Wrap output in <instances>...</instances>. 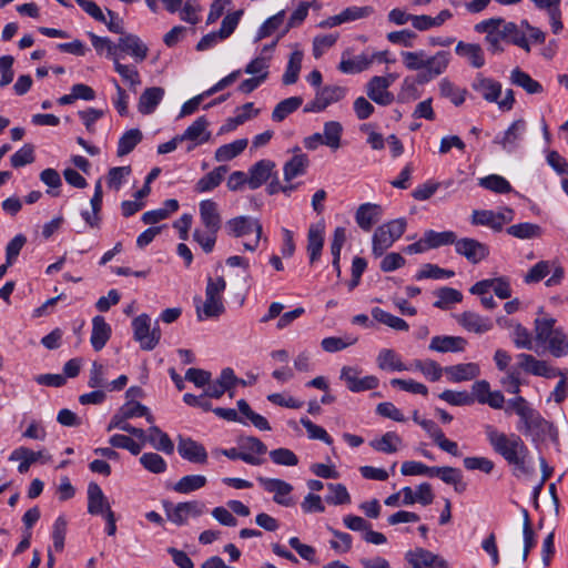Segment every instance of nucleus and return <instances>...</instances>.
<instances>
[{
    "mask_svg": "<svg viewBox=\"0 0 568 568\" xmlns=\"http://www.w3.org/2000/svg\"><path fill=\"white\" fill-rule=\"evenodd\" d=\"M520 422L524 424V433L531 434L534 432H544L548 423L534 408L528 406L524 413L519 415Z\"/></svg>",
    "mask_w": 568,
    "mask_h": 568,
    "instance_id": "nucleus-39",
    "label": "nucleus"
},
{
    "mask_svg": "<svg viewBox=\"0 0 568 568\" xmlns=\"http://www.w3.org/2000/svg\"><path fill=\"white\" fill-rule=\"evenodd\" d=\"M445 372L449 376L450 381L455 383L473 379L480 373L478 365L475 363L448 366L445 368Z\"/></svg>",
    "mask_w": 568,
    "mask_h": 568,
    "instance_id": "nucleus-38",
    "label": "nucleus"
},
{
    "mask_svg": "<svg viewBox=\"0 0 568 568\" xmlns=\"http://www.w3.org/2000/svg\"><path fill=\"white\" fill-rule=\"evenodd\" d=\"M509 80L511 84L521 88L528 94H538L544 91L542 85L520 68L511 70Z\"/></svg>",
    "mask_w": 568,
    "mask_h": 568,
    "instance_id": "nucleus-33",
    "label": "nucleus"
},
{
    "mask_svg": "<svg viewBox=\"0 0 568 568\" xmlns=\"http://www.w3.org/2000/svg\"><path fill=\"white\" fill-rule=\"evenodd\" d=\"M149 49L141 39L132 33H124L115 43V58L121 59V53L130 54L136 62H142L148 57Z\"/></svg>",
    "mask_w": 568,
    "mask_h": 568,
    "instance_id": "nucleus-11",
    "label": "nucleus"
},
{
    "mask_svg": "<svg viewBox=\"0 0 568 568\" xmlns=\"http://www.w3.org/2000/svg\"><path fill=\"white\" fill-rule=\"evenodd\" d=\"M270 458L276 465L281 466H296L298 458L296 454L288 448H276L270 452Z\"/></svg>",
    "mask_w": 568,
    "mask_h": 568,
    "instance_id": "nucleus-62",
    "label": "nucleus"
},
{
    "mask_svg": "<svg viewBox=\"0 0 568 568\" xmlns=\"http://www.w3.org/2000/svg\"><path fill=\"white\" fill-rule=\"evenodd\" d=\"M285 11L281 10L276 14L270 17L257 30L255 42L261 41L264 38L270 37L274 33L284 22Z\"/></svg>",
    "mask_w": 568,
    "mask_h": 568,
    "instance_id": "nucleus-58",
    "label": "nucleus"
},
{
    "mask_svg": "<svg viewBox=\"0 0 568 568\" xmlns=\"http://www.w3.org/2000/svg\"><path fill=\"white\" fill-rule=\"evenodd\" d=\"M402 438L395 432H387L379 439H374L369 445L377 452L385 454L396 453Z\"/></svg>",
    "mask_w": 568,
    "mask_h": 568,
    "instance_id": "nucleus-46",
    "label": "nucleus"
},
{
    "mask_svg": "<svg viewBox=\"0 0 568 568\" xmlns=\"http://www.w3.org/2000/svg\"><path fill=\"white\" fill-rule=\"evenodd\" d=\"M303 103V99L301 97H291L278 102L273 112L272 120L275 122H282L290 114L296 111Z\"/></svg>",
    "mask_w": 568,
    "mask_h": 568,
    "instance_id": "nucleus-43",
    "label": "nucleus"
},
{
    "mask_svg": "<svg viewBox=\"0 0 568 568\" xmlns=\"http://www.w3.org/2000/svg\"><path fill=\"white\" fill-rule=\"evenodd\" d=\"M471 224L488 226L491 230L499 232L500 222H498V214L491 210H475L471 214Z\"/></svg>",
    "mask_w": 568,
    "mask_h": 568,
    "instance_id": "nucleus-55",
    "label": "nucleus"
},
{
    "mask_svg": "<svg viewBox=\"0 0 568 568\" xmlns=\"http://www.w3.org/2000/svg\"><path fill=\"white\" fill-rule=\"evenodd\" d=\"M140 463L153 474H162L166 470V462L156 453H144L140 457Z\"/></svg>",
    "mask_w": 568,
    "mask_h": 568,
    "instance_id": "nucleus-61",
    "label": "nucleus"
},
{
    "mask_svg": "<svg viewBox=\"0 0 568 568\" xmlns=\"http://www.w3.org/2000/svg\"><path fill=\"white\" fill-rule=\"evenodd\" d=\"M114 70L121 75V78L130 84V88L135 92L136 88L141 84V77L138 69L133 65L123 64L119 61V58L113 60Z\"/></svg>",
    "mask_w": 568,
    "mask_h": 568,
    "instance_id": "nucleus-52",
    "label": "nucleus"
},
{
    "mask_svg": "<svg viewBox=\"0 0 568 568\" xmlns=\"http://www.w3.org/2000/svg\"><path fill=\"white\" fill-rule=\"evenodd\" d=\"M40 459H44V462H48L51 459V457H45L41 450L33 452L27 447H19L14 449L9 456V460L11 462L20 460V464L18 466V471L20 474H26L29 470L30 466Z\"/></svg>",
    "mask_w": 568,
    "mask_h": 568,
    "instance_id": "nucleus-29",
    "label": "nucleus"
},
{
    "mask_svg": "<svg viewBox=\"0 0 568 568\" xmlns=\"http://www.w3.org/2000/svg\"><path fill=\"white\" fill-rule=\"evenodd\" d=\"M382 216V206L373 203L361 204L355 213V221L363 231H369Z\"/></svg>",
    "mask_w": 568,
    "mask_h": 568,
    "instance_id": "nucleus-22",
    "label": "nucleus"
},
{
    "mask_svg": "<svg viewBox=\"0 0 568 568\" xmlns=\"http://www.w3.org/2000/svg\"><path fill=\"white\" fill-rule=\"evenodd\" d=\"M361 371L355 366H343L339 378L345 382L347 388L353 393L375 389L379 379L374 375L359 377Z\"/></svg>",
    "mask_w": 568,
    "mask_h": 568,
    "instance_id": "nucleus-8",
    "label": "nucleus"
},
{
    "mask_svg": "<svg viewBox=\"0 0 568 568\" xmlns=\"http://www.w3.org/2000/svg\"><path fill=\"white\" fill-rule=\"evenodd\" d=\"M112 511L111 506L101 487L92 481L88 485V513L91 515H106Z\"/></svg>",
    "mask_w": 568,
    "mask_h": 568,
    "instance_id": "nucleus-20",
    "label": "nucleus"
},
{
    "mask_svg": "<svg viewBox=\"0 0 568 568\" xmlns=\"http://www.w3.org/2000/svg\"><path fill=\"white\" fill-rule=\"evenodd\" d=\"M517 361L518 367L520 369L535 376L554 378L558 375H561V373L558 369L549 366L547 362L539 361L530 354L520 353L517 355Z\"/></svg>",
    "mask_w": 568,
    "mask_h": 568,
    "instance_id": "nucleus-15",
    "label": "nucleus"
},
{
    "mask_svg": "<svg viewBox=\"0 0 568 568\" xmlns=\"http://www.w3.org/2000/svg\"><path fill=\"white\" fill-rule=\"evenodd\" d=\"M344 95V88L338 85H326L318 90L315 99L305 105L304 112H321L329 104L343 99Z\"/></svg>",
    "mask_w": 568,
    "mask_h": 568,
    "instance_id": "nucleus-13",
    "label": "nucleus"
},
{
    "mask_svg": "<svg viewBox=\"0 0 568 568\" xmlns=\"http://www.w3.org/2000/svg\"><path fill=\"white\" fill-rule=\"evenodd\" d=\"M119 410L122 412L124 416L129 417L130 419L134 417L144 416L150 424L154 423V417L150 413L149 408L139 402L128 400L120 407Z\"/></svg>",
    "mask_w": 568,
    "mask_h": 568,
    "instance_id": "nucleus-59",
    "label": "nucleus"
},
{
    "mask_svg": "<svg viewBox=\"0 0 568 568\" xmlns=\"http://www.w3.org/2000/svg\"><path fill=\"white\" fill-rule=\"evenodd\" d=\"M111 334V326L105 322L103 316L97 315L92 318L90 342L94 351H101L110 339Z\"/></svg>",
    "mask_w": 568,
    "mask_h": 568,
    "instance_id": "nucleus-26",
    "label": "nucleus"
},
{
    "mask_svg": "<svg viewBox=\"0 0 568 568\" xmlns=\"http://www.w3.org/2000/svg\"><path fill=\"white\" fill-rule=\"evenodd\" d=\"M507 233L520 240H529L540 236L541 227L537 224L525 222L509 226Z\"/></svg>",
    "mask_w": 568,
    "mask_h": 568,
    "instance_id": "nucleus-54",
    "label": "nucleus"
},
{
    "mask_svg": "<svg viewBox=\"0 0 568 568\" xmlns=\"http://www.w3.org/2000/svg\"><path fill=\"white\" fill-rule=\"evenodd\" d=\"M130 418L125 417L124 414L118 410L110 419V423L106 426V432H111L113 429H120L130 435L141 439L144 442L146 439V432L142 428H138L128 423Z\"/></svg>",
    "mask_w": 568,
    "mask_h": 568,
    "instance_id": "nucleus-34",
    "label": "nucleus"
},
{
    "mask_svg": "<svg viewBox=\"0 0 568 568\" xmlns=\"http://www.w3.org/2000/svg\"><path fill=\"white\" fill-rule=\"evenodd\" d=\"M142 136V132L139 129H131L126 131L119 140L116 151L118 155L124 156L132 152L134 148L141 142Z\"/></svg>",
    "mask_w": 568,
    "mask_h": 568,
    "instance_id": "nucleus-49",
    "label": "nucleus"
},
{
    "mask_svg": "<svg viewBox=\"0 0 568 568\" xmlns=\"http://www.w3.org/2000/svg\"><path fill=\"white\" fill-rule=\"evenodd\" d=\"M485 433L493 449L515 467L516 476L528 475L532 471L527 465L528 448L518 435H506L490 425L486 426Z\"/></svg>",
    "mask_w": 568,
    "mask_h": 568,
    "instance_id": "nucleus-1",
    "label": "nucleus"
},
{
    "mask_svg": "<svg viewBox=\"0 0 568 568\" xmlns=\"http://www.w3.org/2000/svg\"><path fill=\"white\" fill-rule=\"evenodd\" d=\"M229 168L226 165H220L213 171L202 176L195 184V191L199 193L210 192L217 187L224 179Z\"/></svg>",
    "mask_w": 568,
    "mask_h": 568,
    "instance_id": "nucleus-36",
    "label": "nucleus"
},
{
    "mask_svg": "<svg viewBox=\"0 0 568 568\" xmlns=\"http://www.w3.org/2000/svg\"><path fill=\"white\" fill-rule=\"evenodd\" d=\"M225 230L229 235L234 237H243L255 232L253 242H244V248L247 251H255L262 235V225L258 220L251 216H237L226 222Z\"/></svg>",
    "mask_w": 568,
    "mask_h": 568,
    "instance_id": "nucleus-5",
    "label": "nucleus"
},
{
    "mask_svg": "<svg viewBox=\"0 0 568 568\" xmlns=\"http://www.w3.org/2000/svg\"><path fill=\"white\" fill-rule=\"evenodd\" d=\"M376 363L382 371L403 372L408 369L402 362L400 356L392 348L381 349L376 357Z\"/></svg>",
    "mask_w": 568,
    "mask_h": 568,
    "instance_id": "nucleus-32",
    "label": "nucleus"
},
{
    "mask_svg": "<svg viewBox=\"0 0 568 568\" xmlns=\"http://www.w3.org/2000/svg\"><path fill=\"white\" fill-rule=\"evenodd\" d=\"M455 251L473 264L484 261L489 255V247L471 237L456 240Z\"/></svg>",
    "mask_w": 568,
    "mask_h": 568,
    "instance_id": "nucleus-12",
    "label": "nucleus"
},
{
    "mask_svg": "<svg viewBox=\"0 0 568 568\" xmlns=\"http://www.w3.org/2000/svg\"><path fill=\"white\" fill-rule=\"evenodd\" d=\"M424 234L429 248H437L450 244L455 245L457 240V235L453 231L436 232L428 230Z\"/></svg>",
    "mask_w": 568,
    "mask_h": 568,
    "instance_id": "nucleus-53",
    "label": "nucleus"
},
{
    "mask_svg": "<svg viewBox=\"0 0 568 568\" xmlns=\"http://www.w3.org/2000/svg\"><path fill=\"white\" fill-rule=\"evenodd\" d=\"M226 288V282L224 277L217 276L215 278L209 276L205 288V302L201 305V297H195L196 316L199 321H203L211 317H219L224 313L225 307L223 305L222 293Z\"/></svg>",
    "mask_w": 568,
    "mask_h": 568,
    "instance_id": "nucleus-3",
    "label": "nucleus"
},
{
    "mask_svg": "<svg viewBox=\"0 0 568 568\" xmlns=\"http://www.w3.org/2000/svg\"><path fill=\"white\" fill-rule=\"evenodd\" d=\"M302 51H294L291 53L286 70L282 78V81L285 85L294 84L298 80V74L302 68Z\"/></svg>",
    "mask_w": 568,
    "mask_h": 568,
    "instance_id": "nucleus-48",
    "label": "nucleus"
},
{
    "mask_svg": "<svg viewBox=\"0 0 568 568\" xmlns=\"http://www.w3.org/2000/svg\"><path fill=\"white\" fill-rule=\"evenodd\" d=\"M310 160L306 154H295L290 161L284 164V180L291 181L306 172Z\"/></svg>",
    "mask_w": 568,
    "mask_h": 568,
    "instance_id": "nucleus-41",
    "label": "nucleus"
},
{
    "mask_svg": "<svg viewBox=\"0 0 568 568\" xmlns=\"http://www.w3.org/2000/svg\"><path fill=\"white\" fill-rule=\"evenodd\" d=\"M458 55L468 60L469 64L476 69L485 65V55L483 48L477 43H466L459 41L455 48Z\"/></svg>",
    "mask_w": 568,
    "mask_h": 568,
    "instance_id": "nucleus-30",
    "label": "nucleus"
},
{
    "mask_svg": "<svg viewBox=\"0 0 568 568\" xmlns=\"http://www.w3.org/2000/svg\"><path fill=\"white\" fill-rule=\"evenodd\" d=\"M209 121L205 116L197 118L186 130L180 134L183 141H191L192 144L187 146V151H192L196 145L203 144L211 139V133L207 131Z\"/></svg>",
    "mask_w": 568,
    "mask_h": 568,
    "instance_id": "nucleus-17",
    "label": "nucleus"
},
{
    "mask_svg": "<svg viewBox=\"0 0 568 568\" xmlns=\"http://www.w3.org/2000/svg\"><path fill=\"white\" fill-rule=\"evenodd\" d=\"M144 442H149L156 450H161L168 455L174 452V444L171 438L155 425L149 428Z\"/></svg>",
    "mask_w": 568,
    "mask_h": 568,
    "instance_id": "nucleus-35",
    "label": "nucleus"
},
{
    "mask_svg": "<svg viewBox=\"0 0 568 568\" xmlns=\"http://www.w3.org/2000/svg\"><path fill=\"white\" fill-rule=\"evenodd\" d=\"M343 126L337 121H328L324 124L323 139L324 144L332 150H337L341 146Z\"/></svg>",
    "mask_w": 568,
    "mask_h": 568,
    "instance_id": "nucleus-50",
    "label": "nucleus"
},
{
    "mask_svg": "<svg viewBox=\"0 0 568 568\" xmlns=\"http://www.w3.org/2000/svg\"><path fill=\"white\" fill-rule=\"evenodd\" d=\"M505 40L509 41L510 43L524 49L526 52H530V44L529 40L526 37L525 32L514 22H506L504 20V23H501Z\"/></svg>",
    "mask_w": 568,
    "mask_h": 568,
    "instance_id": "nucleus-40",
    "label": "nucleus"
},
{
    "mask_svg": "<svg viewBox=\"0 0 568 568\" xmlns=\"http://www.w3.org/2000/svg\"><path fill=\"white\" fill-rule=\"evenodd\" d=\"M373 59L367 54H359L353 59H343L338 65L339 71L347 74L359 73L371 67Z\"/></svg>",
    "mask_w": 568,
    "mask_h": 568,
    "instance_id": "nucleus-47",
    "label": "nucleus"
},
{
    "mask_svg": "<svg viewBox=\"0 0 568 568\" xmlns=\"http://www.w3.org/2000/svg\"><path fill=\"white\" fill-rule=\"evenodd\" d=\"M550 270L551 265L549 261H540L526 273L524 282L526 284L538 283L550 273Z\"/></svg>",
    "mask_w": 568,
    "mask_h": 568,
    "instance_id": "nucleus-63",
    "label": "nucleus"
},
{
    "mask_svg": "<svg viewBox=\"0 0 568 568\" xmlns=\"http://www.w3.org/2000/svg\"><path fill=\"white\" fill-rule=\"evenodd\" d=\"M405 559L409 565V568L447 567V561L445 559L420 547L407 551Z\"/></svg>",
    "mask_w": 568,
    "mask_h": 568,
    "instance_id": "nucleus-16",
    "label": "nucleus"
},
{
    "mask_svg": "<svg viewBox=\"0 0 568 568\" xmlns=\"http://www.w3.org/2000/svg\"><path fill=\"white\" fill-rule=\"evenodd\" d=\"M204 504L200 501L179 503L172 511L168 514L171 521L176 525H184L189 517H197L203 513Z\"/></svg>",
    "mask_w": 568,
    "mask_h": 568,
    "instance_id": "nucleus-21",
    "label": "nucleus"
},
{
    "mask_svg": "<svg viewBox=\"0 0 568 568\" xmlns=\"http://www.w3.org/2000/svg\"><path fill=\"white\" fill-rule=\"evenodd\" d=\"M133 337L139 342L143 351H152L161 339L159 323L151 328V318L148 314H141L132 321Z\"/></svg>",
    "mask_w": 568,
    "mask_h": 568,
    "instance_id": "nucleus-6",
    "label": "nucleus"
},
{
    "mask_svg": "<svg viewBox=\"0 0 568 568\" xmlns=\"http://www.w3.org/2000/svg\"><path fill=\"white\" fill-rule=\"evenodd\" d=\"M435 294L438 300L434 303V306L440 310H447L452 304L463 301V294L453 287H442Z\"/></svg>",
    "mask_w": 568,
    "mask_h": 568,
    "instance_id": "nucleus-51",
    "label": "nucleus"
},
{
    "mask_svg": "<svg viewBox=\"0 0 568 568\" xmlns=\"http://www.w3.org/2000/svg\"><path fill=\"white\" fill-rule=\"evenodd\" d=\"M206 481L203 475H186L174 484L173 489L179 494H190L204 487Z\"/></svg>",
    "mask_w": 568,
    "mask_h": 568,
    "instance_id": "nucleus-45",
    "label": "nucleus"
},
{
    "mask_svg": "<svg viewBox=\"0 0 568 568\" xmlns=\"http://www.w3.org/2000/svg\"><path fill=\"white\" fill-rule=\"evenodd\" d=\"M164 97V89L152 87L144 90L140 95L138 110L142 114H151Z\"/></svg>",
    "mask_w": 568,
    "mask_h": 568,
    "instance_id": "nucleus-31",
    "label": "nucleus"
},
{
    "mask_svg": "<svg viewBox=\"0 0 568 568\" xmlns=\"http://www.w3.org/2000/svg\"><path fill=\"white\" fill-rule=\"evenodd\" d=\"M389 82L384 77H373L367 85V97L379 105H389L394 101V94L388 91Z\"/></svg>",
    "mask_w": 568,
    "mask_h": 568,
    "instance_id": "nucleus-18",
    "label": "nucleus"
},
{
    "mask_svg": "<svg viewBox=\"0 0 568 568\" xmlns=\"http://www.w3.org/2000/svg\"><path fill=\"white\" fill-rule=\"evenodd\" d=\"M178 453L183 459L190 463L201 465L207 463L209 456L205 447L190 437H183L181 435L178 437Z\"/></svg>",
    "mask_w": 568,
    "mask_h": 568,
    "instance_id": "nucleus-14",
    "label": "nucleus"
},
{
    "mask_svg": "<svg viewBox=\"0 0 568 568\" xmlns=\"http://www.w3.org/2000/svg\"><path fill=\"white\" fill-rule=\"evenodd\" d=\"M439 92L440 95L449 99L453 104L456 106L462 105L465 102L467 90L460 89L456 87L452 81L448 79H442L439 82Z\"/></svg>",
    "mask_w": 568,
    "mask_h": 568,
    "instance_id": "nucleus-44",
    "label": "nucleus"
},
{
    "mask_svg": "<svg viewBox=\"0 0 568 568\" xmlns=\"http://www.w3.org/2000/svg\"><path fill=\"white\" fill-rule=\"evenodd\" d=\"M406 226V220L403 217L379 225L375 230L372 240L373 254L376 257L382 256L404 234Z\"/></svg>",
    "mask_w": 568,
    "mask_h": 568,
    "instance_id": "nucleus-4",
    "label": "nucleus"
},
{
    "mask_svg": "<svg viewBox=\"0 0 568 568\" xmlns=\"http://www.w3.org/2000/svg\"><path fill=\"white\" fill-rule=\"evenodd\" d=\"M474 91L478 92L481 98L489 102H498L501 94V84L494 79L486 78L481 73H477L475 80L471 83Z\"/></svg>",
    "mask_w": 568,
    "mask_h": 568,
    "instance_id": "nucleus-19",
    "label": "nucleus"
},
{
    "mask_svg": "<svg viewBox=\"0 0 568 568\" xmlns=\"http://www.w3.org/2000/svg\"><path fill=\"white\" fill-rule=\"evenodd\" d=\"M324 246V225L322 223L312 224L307 232V253L311 264L317 262L321 257Z\"/></svg>",
    "mask_w": 568,
    "mask_h": 568,
    "instance_id": "nucleus-24",
    "label": "nucleus"
},
{
    "mask_svg": "<svg viewBox=\"0 0 568 568\" xmlns=\"http://www.w3.org/2000/svg\"><path fill=\"white\" fill-rule=\"evenodd\" d=\"M501 23H504L503 18H490L480 21L474 28L476 32L486 33L485 41L488 44L489 51L493 53H499L504 51V48L500 43L501 40H505Z\"/></svg>",
    "mask_w": 568,
    "mask_h": 568,
    "instance_id": "nucleus-7",
    "label": "nucleus"
},
{
    "mask_svg": "<svg viewBox=\"0 0 568 568\" xmlns=\"http://www.w3.org/2000/svg\"><path fill=\"white\" fill-rule=\"evenodd\" d=\"M430 477H438L448 485L458 484V479L463 478L462 471L450 466H433Z\"/></svg>",
    "mask_w": 568,
    "mask_h": 568,
    "instance_id": "nucleus-64",
    "label": "nucleus"
},
{
    "mask_svg": "<svg viewBox=\"0 0 568 568\" xmlns=\"http://www.w3.org/2000/svg\"><path fill=\"white\" fill-rule=\"evenodd\" d=\"M200 217L206 230L219 232L222 219L219 212L217 203L212 200H203L200 202Z\"/></svg>",
    "mask_w": 568,
    "mask_h": 568,
    "instance_id": "nucleus-25",
    "label": "nucleus"
},
{
    "mask_svg": "<svg viewBox=\"0 0 568 568\" xmlns=\"http://www.w3.org/2000/svg\"><path fill=\"white\" fill-rule=\"evenodd\" d=\"M466 344V339L460 336L437 335L432 338L428 347L439 353H457L463 352Z\"/></svg>",
    "mask_w": 568,
    "mask_h": 568,
    "instance_id": "nucleus-27",
    "label": "nucleus"
},
{
    "mask_svg": "<svg viewBox=\"0 0 568 568\" xmlns=\"http://www.w3.org/2000/svg\"><path fill=\"white\" fill-rule=\"evenodd\" d=\"M556 320L552 317H537L535 320V339L538 344L545 345L557 332Z\"/></svg>",
    "mask_w": 568,
    "mask_h": 568,
    "instance_id": "nucleus-42",
    "label": "nucleus"
},
{
    "mask_svg": "<svg viewBox=\"0 0 568 568\" xmlns=\"http://www.w3.org/2000/svg\"><path fill=\"white\" fill-rule=\"evenodd\" d=\"M256 480L264 488V490L274 494V503L285 507L293 505V500L290 497L291 493L293 491V486L290 483L283 479L267 478L263 476H258Z\"/></svg>",
    "mask_w": 568,
    "mask_h": 568,
    "instance_id": "nucleus-10",
    "label": "nucleus"
},
{
    "mask_svg": "<svg viewBox=\"0 0 568 568\" xmlns=\"http://www.w3.org/2000/svg\"><path fill=\"white\" fill-rule=\"evenodd\" d=\"M550 354L555 357H561L568 354V336L558 328L552 337L547 342Z\"/></svg>",
    "mask_w": 568,
    "mask_h": 568,
    "instance_id": "nucleus-60",
    "label": "nucleus"
},
{
    "mask_svg": "<svg viewBox=\"0 0 568 568\" xmlns=\"http://www.w3.org/2000/svg\"><path fill=\"white\" fill-rule=\"evenodd\" d=\"M356 342L357 337L351 335L344 337L329 336L322 339L321 346L327 353H335L354 345Z\"/></svg>",
    "mask_w": 568,
    "mask_h": 568,
    "instance_id": "nucleus-57",
    "label": "nucleus"
},
{
    "mask_svg": "<svg viewBox=\"0 0 568 568\" xmlns=\"http://www.w3.org/2000/svg\"><path fill=\"white\" fill-rule=\"evenodd\" d=\"M479 185L498 194H506L511 191L510 183L503 176L491 174L479 179Z\"/></svg>",
    "mask_w": 568,
    "mask_h": 568,
    "instance_id": "nucleus-56",
    "label": "nucleus"
},
{
    "mask_svg": "<svg viewBox=\"0 0 568 568\" xmlns=\"http://www.w3.org/2000/svg\"><path fill=\"white\" fill-rule=\"evenodd\" d=\"M275 163L271 160H260L248 170L247 184L250 189L256 190L263 185L271 176Z\"/></svg>",
    "mask_w": 568,
    "mask_h": 568,
    "instance_id": "nucleus-23",
    "label": "nucleus"
},
{
    "mask_svg": "<svg viewBox=\"0 0 568 568\" xmlns=\"http://www.w3.org/2000/svg\"><path fill=\"white\" fill-rule=\"evenodd\" d=\"M247 144V139H239L223 144L215 150L214 160L216 162H229L239 156L246 149Z\"/></svg>",
    "mask_w": 568,
    "mask_h": 568,
    "instance_id": "nucleus-37",
    "label": "nucleus"
},
{
    "mask_svg": "<svg viewBox=\"0 0 568 568\" xmlns=\"http://www.w3.org/2000/svg\"><path fill=\"white\" fill-rule=\"evenodd\" d=\"M527 131V123L524 119L514 121L509 128L494 139V143L501 146L508 153L515 152Z\"/></svg>",
    "mask_w": 568,
    "mask_h": 568,
    "instance_id": "nucleus-9",
    "label": "nucleus"
},
{
    "mask_svg": "<svg viewBox=\"0 0 568 568\" xmlns=\"http://www.w3.org/2000/svg\"><path fill=\"white\" fill-rule=\"evenodd\" d=\"M400 55L404 65L408 70L420 71L416 78L420 84L427 83L443 74L450 62V53L448 51H438L432 57H428L424 50L403 51Z\"/></svg>",
    "mask_w": 568,
    "mask_h": 568,
    "instance_id": "nucleus-2",
    "label": "nucleus"
},
{
    "mask_svg": "<svg viewBox=\"0 0 568 568\" xmlns=\"http://www.w3.org/2000/svg\"><path fill=\"white\" fill-rule=\"evenodd\" d=\"M457 322L467 331L483 334L493 328V322L474 312H464L457 316Z\"/></svg>",
    "mask_w": 568,
    "mask_h": 568,
    "instance_id": "nucleus-28",
    "label": "nucleus"
}]
</instances>
